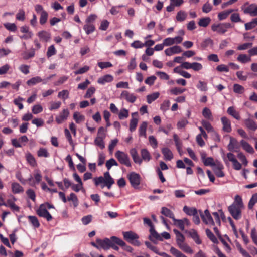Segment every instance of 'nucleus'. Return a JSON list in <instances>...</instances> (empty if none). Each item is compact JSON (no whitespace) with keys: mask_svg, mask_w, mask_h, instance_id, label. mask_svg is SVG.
<instances>
[{"mask_svg":"<svg viewBox=\"0 0 257 257\" xmlns=\"http://www.w3.org/2000/svg\"><path fill=\"white\" fill-rule=\"evenodd\" d=\"M176 237L177 244L181 250L188 254L193 253V249L184 242L185 237L181 233L176 236Z\"/></svg>","mask_w":257,"mask_h":257,"instance_id":"1","label":"nucleus"},{"mask_svg":"<svg viewBox=\"0 0 257 257\" xmlns=\"http://www.w3.org/2000/svg\"><path fill=\"white\" fill-rule=\"evenodd\" d=\"M232 27L233 25L229 23L213 24L211 26V30L219 34H223L227 31L228 29Z\"/></svg>","mask_w":257,"mask_h":257,"instance_id":"2","label":"nucleus"},{"mask_svg":"<svg viewBox=\"0 0 257 257\" xmlns=\"http://www.w3.org/2000/svg\"><path fill=\"white\" fill-rule=\"evenodd\" d=\"M115 157L119 163L125 165L127 167L131 166V163L129 157L127 154L121 151H117L115 153Z\"/></svg>","mask_w":257,"mask_h":257,"instance_id":"3","label":"nucleus"},{"mask_svg":"<svg viewBox=\"0 0 257 257\" xmlns=\"http://www.w3.org/2000/svg\"><path fill=\"white\" fill-rule=\"evenodd\" d=\"M122 234L124 239L127 242L137 245L139 244V242L137 240L139 238V236L134 232L125 231L122 232Z\"/></svg>","mask_w":257,"mask_h":257,"instance_id":"4","label":"nucleus"},{"mask_svg":"<svg viewBox=\"0 0 257 257\" xmlns=\"http://www.w3.org/2000/svg\"><path fill=\"white\" fill-rule=\"evenodd\" d=\"M128 178L131 185L134 188H137L140 184V175L138 173L133 172L128 175Z\"/></svg>","mask_w":257,"mask_h":257,"instance_id":"5","label":"nucleus"},{"mask_svg":"<svg viewBox=\"0 0 257 257\" xmlns=\"http://www.w3.org/2000/svg\"><path fill=\"white\" fill-rule=\"evenodd\" d=\"M242 209V208L231 205L228 207V211L235 220H239L241 218V210Z\"/></svg>","mask_w":257,"mask_h":257,"instance_id":"6","label":"nucleus"},{"mask_svg":"<svg viewBox=\"0 0 257 257\" xmlns=\"http://www.w3.org/2000/svg\"><path fill=\"white\" fill-rule=\"evenodd\" d=\"M199 212L204 223L208 225H214V221L208 209H206L204 213L201 210H199Z\"/></svg>","mask_w":257,"mask_h":257,"instance_id":"7","label":"nucleus"},{"mask_svg":"<svg viewBox=\"0 0 257 257\" xmlns=\"http://www.w3.org/2000/svg\"><path fill=\"white\" fill-rule=\"evenodd\" d=\"M37 213L39 216L46 218L48 221L52 219V216L47 210L44 204H42L40 206L37 210Z\"/></svg>","mask_w":257,"mask_h":257,"instance_id":"8","label":"nucleus"},{"mask_svg":"<svg viewBox=\"0 0 257 257\" xmlns=\"http://www.w3.org/2000/svg\"><path fill=\"white\" fill-rule=\"evenodd\" d=\"M212 168L214 173L218 177H223L224 176V173L222 171L224 169V166L220 162L216 160L215 164Z\"/></svg>","mask_w":257,"mask_h":257,"instance_id":"9","label":"nucleus"},{"mask_svg":"<svg viewBox=\"0 0 257 257\" xmlns=\"http://www.w3.org/2000/svg\"><path fill=\"white\" fill-rule=\"evenodd\" d=\"M183 39L181 36H176L174 38L168 37L164 40V45L165 46H169L175 44H180L182 42Z\"/></svg>","mask_w":257,"mask_h":257,"instance_id":"10","label":"nucleus"},{"mask_svg":"<svg viewBox=\"0 0 257 257\" xmlns=\"http://www.w3.org/2000/svg\"><path fill=\"white\" fill-rule=\"evenodd\" d=\"M111 239L112 241L110 245V248L111 247L115 250H118L119 247L115 245L114 243H116L122 247H124L126 246L125 243L122 239L116 236H112L111 237Z\"/></svg>","mask_w":257,"mask_h":257,"instance_id":"11","label":"nucleus"},{"mask_svg":"<svg viewBox=\"0 0 257 257\" xmlns=\"http://www.w3.org/2000/svg\"><path fill=\"white\" fill-rule=\"evenodd\" d=\"M174 224L178 227L182 231L184 230L185 225L189 226L190 221L187 218H183V219H176L175 218L173 219Z\"/></svg>","mask_w":257,"mask_h":257,"instance_id":"12","label":"nucleus"},{"mask_svg":"<svg viewBox=\"0 0 257 257\" xmlns=\"http://www.w3.org/2000/svg\"><path fill=\"white\" fill-rule=\"evenodd\" d=\"M69 115L68 109H64L56 117V121L58 124H61L66 120Z\"/></svg>","mask_w":257,"mask_h":257,"instance_id":"13","label":"nucleus"},{"mask_svg":"<svg viewBox=\"0 0 257 257\" xmlns=\"http://www.w3.org/2000/svg\"><path fill=\"white\" fill-rule=\"evenodd\" d=\"M104 178L105 179V184L101 185L102 188L106 186L108 189H110L112 185L114 183V179L111 177L108 172L104 173Z\"/></svg>","mask_w":257,"mask_h":257,"instance_id":"14","label":"nucleus"},{"mask_svg":"<svg viewBox=\"0 0 257 257\" xmlns=\"http://www.w3.org/2000/svg\"><path fill=\"white\" fill-rule=\"evenodd\" d=\"M112 240L107 238H105L103 240L100 239H97L96 241L100 247V248H103L105 250H107L110 248V245Z\"/></svg>","mask_w":257,"mask_h":257,"instance_id":"15","label":"nucleus"},{"mask_svg":"<svg viewBox=\"0 0 257 257\" xmlns=\"http://www.w3.org/2000/svg\"><path fill=\"white\" fill-rule=\"evenodd\" d=\"M121 98L125 99L127 102L134 103L136 100V96L127 91H123L120 95Z\"/></svg>","mask_w":257,"mask_h":257,"instance_id":"16","label":"nucleus"},{"mask_svg":"<svg viewBox=\"0 0 257 257\" xmlns=\"http://www.w3.org/2000/svg\"><path fill=\"white\" fill-rule=\"evenodd\" d=\"M221 121L223 125V130L227 133L230 132L232 130L230 121L226 117H222Z\"/></svg>","mask_w":257,"mask_h":257,"instance_id":"17","label":"nucleus"},{"mask_svg":"<svg viewBox=\"0 0 257 257\" xmlns=\"http://www.w3.org/2000/svg\"><path fill=\"white\" fill-rule=\"evenodd\" d=\"M243 12L245 14H249L251 16H257V6L255 4H251L246 8Z\"/></svg>","mask_w":257,"mask_h":257,"instance_id":"18","label":"nucleus"},{"mask_svg":"<svg viewBox=\"0 0 257 257\" xmlns=\"http://www.w3.org/2000/svg\"><path fill=\"white\" fill-rule=\"evenodd\" d=\"M130 154L135 163L141 165L142 163V159L139 156L138 152L135 148H132L130 151Z\"/></svg>","mask_w":257,"mask_h":257,"instance_id":"19","label":"nucleus"},{"mask_svg":"<svg viewBox=\"0 0 257 257\" xmlns=\"http://www.w3.org/2000/svg\"><path fill=\"white\" fill-rule=\"evenodd\" d=\"M37 36L40 40L45 42L49 41L51 38L50 33L44 30L39 32L37 33Z\"/></svg>","mask_w":257,"mask_h":257,"instance_id":"20","label":"nucleus"},{"mask_svg":"<svg viewBox=\"0 0 257 257\" xmlns=\"http://www.w3.org/2000/svg\"><path fill=\"white\" fill-rule=\"evenodd\" d=\"M162 153L165 160L170 161L173 158V154L171 151L167 147L163 148L161 149Z\"/></svg>","mask_w":257,"mask_h":257,"instance_id":"21","label":"nucleus"},{"mask_svg":"<svg viewBox=\"0 0 257 257\" xmlns=\"http://www.w3.org/2000/svg\"><path fill=\"white\" fill-rule=\"evenodd\" d=\"M113 77L110 74H106L98 78L97 82L99 84L104 85L106 83H109L112 81Z\"/></svg>","mask_w":257,"mask_h":257,"instance_id":"22","label":"nucleus"},{"mask_svg":"<svg viewBox=\"0 0 257 257\" xmlns=\"http://www.w3.org/2000/svg\"><path fill=\"white\" fill-rule=\"evenodd\" d=\"M150 239L152 241H155L156 240H163L162 237L155 231L154 227H152L150 229Z\"/></svg>","mask_w":257,"mask_h":257,"instance_id":"23","label":"nucleus"},{"mask_svg":"<svg viewBox=\"0 0 257 257\" xmlns=\"http://www.w3.org/2000/svg\"><path fill=\"white\" fill-rule=\"evenodd\" d=\"M201 124L208 132H213L216 138L219 140V135L214 131V128L209 122L206 120H202L201 121Z\"/></svg>","mask_w":257,"mask_h":257,"instance_id":"24","label":"nucleus"},{"mask_svg":"<svg viewBox=\"0 0 257 257\" xmlns=\"http://www.w3.org/2000/svg\"><path fill=\"white\" fill-rule=\"evenodd\" d=\"M240 143L243 150L251 154L254 153V151L253 147L246 141L242 140L240 141Z\"/></svg>","mask_w":257,"mask_h":257,"instance_id":"25","label":"nucleus"},{"mask_svg":"<svg viewBox=\"0 0 257 257\" xmlns=\"http://www.w3.org/2000/svg\"><path fill=\"white\" fill-rule=\"evenodd\" d=\"M244 123L246 127L250 130L255 131L257 130V124L250 118L244 120Z\"/></svg>","mask_w":257,"mask_h":257,"instance_id":"26","label":"nucleus"},{"mask_svg":"<svg viewBox=\"0 0 257 257\" xmlns=\"http://www.w3.org/2000/svg\"><path fill=\"white\" fill-rule=\"evenodd\" d=\"M141 159L142 161L149 162L151 159V156L149 152L146 149H142L140 151Z\"/></svg>","mask_w":257,"mask_h":257,"instance_id":"27","label":"nucleus"},{"mask_svg":"<svg viewBox=\"0 0 257 257\" xmlns=\"http://www.w3.org/2000/svg\"><path fill=\"white\" fill-rule=\"evenodd\" d=\"M12 191L14 194L23 192V188L18 183L14 182L12 184Z\"/></svg>","mask_w":257,"mask_h":257,"instance_id":"28","label":"nucleus"},{"mask_svg":"<svg viewBox=\"0 0 257 257\" xmlns=\"http://www.w3.org/2000/svg\"><path fill=\"white\" fill-rule=\"evenodd\" d=\"M148 123L146 121L143 122L140 125L139 128V135L146 138V130Z\"/></svg>","mask_w":257,"mask_h":257,"instance_id":"29","label":"nucleus"},{"mask_svg":"<svg viewBox=\"0 0 257 257\" xmlns=\"http://www.w3.org/2000/svg\"><path fill=\"white\" fill-rule=\"evenodd\" d=\"M183 211L189 216H194L197 212H198L197 210L195 208L193 207H189L186 206H185L183 207Z\"/></svg>","mask_w":257,"mask_h":257,"instance_id":"30","label":"nucleus"},{"mask_svg":"<svg viewBox=\"0 0 257 257\" xmlns=\"http://www.w3.org/2000/svg\"><path fill=\"white\" fill-rule=\"evenodd\" d=\"M231 205L243 208L244 205L241 197L238 195H236L234 198V201Z\"/></svg>","mask_w":257,"mask_h":257,"instance_id":"31","label":"nucleus"},{"mask_svg":"<svg viewBox=\"0 0 257 257\" xmlns=\"http://www.w3.org/2000/svg\"><path fill=\"white\" fill-rule=\"evenodd\" d=\"M42 78L39 76L33 77L27 81V84L29 86H33L42 82Z\"/></svg>","mask_w":257,"mask_h":257,"instance_id":"32","label":"nucleus"},{"mask_svg":"<svg viewBox=\"0 0 257 257\" xmlns=\"http://www.w3.org/2000/svg\"><path fill=\"white\" fill-rule=\"evenodd\" d=\"M161 213L163 215L171 218L172 220L175 218L173 213L169 209L166 207H162L161 208Z\"/></svg>","mask_w":257,"mask_h":257,"instance_id":"33","label":"nucleus"},{"mask_svg":"<svg viewBox=\"0 0 257 257\" xmlns=\"http://www.w3.org/2000/svg\"><path fill=\"white\" fill-rule=\"evenodd\" d=\"M26 158L27 162L33 167L36 166L37 163L36 160L34 156L30 153H27L26 154Z\"/></svg>","mask_w":257,"mask_h":257,"instance_id":"34","label":"nucleus"},{"mask_svg":"<svg viewBox=\"0 0 257 257\" xmlns=\"http://www.w3.org/2000/svg\"><path fill=\"white\" fill-rule=\"evenodd\" d=\"M227 113L237 120H239L240 117L239 114L237 112L233 107H229L227 111Z\"/></svg>","mask_w":257,"mask_h":257,"instance_id":"35","label":"nucleus"},{"mask_svg":"<svg viewBox=\"0 0 257 257\" xmlns=\"http://www.w3.org/2000/svg\"><path fill=\"white\" fill-rule=\"evenodd\" d=\"M104 139V138L96 137L94 141V144L99 147L101 149H103L105 148Z\"/></svg>","mask_w":257,"mask_h":257,"instance_id":"36","label":"nucleus"},{"mask_svg":"<svg viewBox=\"0 0 257 257\" xmlns=\"http://www.w3.org/2000/svg\"><path fill=\"white\" fill-rule=\"evenodd\" d=\"M159 92H155L147 96V101L149 104H151L153 101L156 100L159 96Z\"/></svg>","mask_w":257,"mask_h":257,"instance_id":"37","label":"nucleus"},{"mask_svg":"<svg viewBox=\"0 0 257 257\" xmlns=\"http://www.w3.org/2000/svg\"><path fill=\"white\" fill-rule=\"evenodd\" d=\"M67 201H72L74 207H76L78 205V199L77 196L73 193H71L67 197Z\"/></svg>","mask_w":257,"mask_h":257,"instance_id":"38","label":"nucleus"},{"mask_svg":"<svg viewBox=\"0 0 257 257\" xmlns=\"http://www.w3.org/2000/svg\"><path fill=\"white\" fill-rule=\"evenodd\" d=\"M202 115L208 120H212V115L211 110L207 107H204L202 110Z\"/></svg>","mask_w":257,"mask_h":257,"instance_id":"39","label":"nucleus"},{"mask_svg":"<svg viewBox=\"0 0 257 257\" xmlns=\"http://www.w3.org/2000/svg\"><path fill=\"white\" fill-rule=\"evenodd\" d=\"M196 87L201 91H206L208 90L207 84L206 82L199 80L196 85Z\"/></svg>","mask_w":257,"mask_h":257,"instance_id":"40","label":"nucleus"},{"mask_svg":"<svg viewBox=\"0 0 257 257\" xmlns=\"http://www.w3.org/2000/svg\"><path fill=\"white\" fill-rule=\"evenodd\" d=\"M73 118L77 123H80L85 120V116L78 112H74Z\"/></svg>","mask_w":257,"mask_h":257,"instance_id":"41","label":"nucleus"},{"mask_svg":"<svg viewBox=\"0 0 257 257\" xmlns=\"http://www.w3.org/2000/svg\"><path fill=\"white\" fill-rule=\"evenodd\" d=\"M83 29L85 30L87 34H89L93 32L95 29V26L92 24L86 23L83 27Z\"/></svg>","mask_w":257,"mask_h":257,"instance_id":"42","label":"nucleus"},{"mask_svg":"<svg viewBox=\"0 0 257 257\" xmlns=\"http://www.w3.org/2000/svg\"><path fill=\"white\" fill-rule=\"evenodd\" d=\"M237 60L242 63H246L250 62L251 58L246 54H240L237 57Z\"/></svg>","mask_w":257,"mask_h":257,"instance_id":"43","label":"nucleus"},{"mask_svg":"<svg viewBox=\"0 0 257 257\" xmlns=\"http://www.w3.org/2000/svg\"><path fill=\"white\" fill-rule=\"evenodd\" d=\"M228 149L231 151H234L236 149H237V141L235 139L232 138H230L229 143L228 145Z\"/></svg>","mask_w":257,"mask_h":257,"instance_id":"44","label":"nucleus"},{"mask_svg":"<svg viewBox=\"0 0 257 257\" xmlns=\"http://www.w3.org/2000/svg\"><path fill=\"white\" fill-rule=\"evenodd\" d=\"M170 252L175 257H187L179 250L174 247H171L170 249Z\"/></svg>","mask_w":257,"mask_h":257,"instance_id":"45","label":"nucleus"},{"mask_svg":"<svg viewBox=\"0 0 257 257\" xmlns=\"http://www.w3.org/2000/svg\"><path fill=\"white\" fill-rule=\"evenodd\" d=\"M211 19L209 17L201 18L198 22V25L201 27H206L210 23Z\"/></svg>","mask_w":257,"mask_h":257,"instance_id":"46","label":"nucleus"},{"mask_svg":"<svg viewBox=\"0 0 257 257\" xmlns=\"http://www.w3.org/2000/svg\"><path fill=\"white\" fill-rule=\"evenodd\" d=\"M37 155L40 157L47 158L49 157V153L46 148H41L37 152Z\"/></svg>","mask_w":257,"mask_h":257,"instance_id":"47","label":"nucleus"},{"mask_svg":"<svg viewBox=\"0 0 257 257\" xmlns=\"http://www.w3.org/2000/svg\"><path fill=\"white\" fill-rule=\"evenodd\" d=\"M186 89L185 88H181L179 87H174L171 89L169 90L170 93L171 94H173L175 95H178L179 94H181L183 93Z\"/></svg>","mask_w":257,"mask_h":257,"instance_id":"48","label":"nucleus"},{"mask_svg":"<svg viewBox=\"0 0 257 257\" xmlns=\"http://www.w3.org/2000/svg\"><path fill=\"white\" fill-rule=\"evenodd\" d=\"M187 13L183 11H179L176 15V20L178 21H184L186 18H187Z\"/></svg>","mask_w":257,"mask_h":257,"instance_id":"49","label":"nucleus"},{"mask_svg":"<svg viewBox=\"0 0 257 257\" xmlns=\"http://www.w3.org/2000/svg\"><path fill=\"white\" fill-rule=\"evenodd\" d=\"M28 217L30 222L35 228H38L40 226L39 222L36 216H29Z\"/></svg>","mask_w":257,"mask_h":257,"instance_id":"50","label":"nucleus"},{"mask_svg":"<svg viewBox=\"0 0 257 257\" xmlns=\"http://www.w3.org/2000/svg\"><path fill=\"white\" fill-rule=\"evenodd\" d=\"M120 119H123L128 117V110L125 108L121 109L117 113Z\"/></svg>","mask_w":257,"mask_h":257,"instance_id":"51","label":"nucleus"},{"mask_svg":"<svg viewBox=\"0 0 257 257\" xmlns=\"http://www.w3.org/2000/svg\"><path fill=\"white\" fill-rule=\"evenodd\" d=\"M138 119L137 118L133 117L130 120V131L131 132H134L137 126Z\"/></svg>","mask_w":257,"mask_h":257,"instance_id":"52","label":"nucleus"},{"mask_svg":"<svg viewBox=\"0 0 257 257\" xmlns=\"http://www.w3.org/2000/svg\"><path fill=\"white\" fill-rule=\"evenodd\" d=\"M256 203H257V193L253 194L250 198L248 205V208L249 209H252Z\"/></svg>","mask_w":257,"mask_h":257,"instance_id":"53","label":"nucleus"},{"mask_svg":"<svg viewBox=\"0 0 257 257\" xmlns=\"http://www.w3.org/2000/svg\"><path fill=\"white\" fill-rule=\"evenodd\" d=\"M213 44V40L210 38H207L206 39H205L202 42L201 44V46L203 48H205L208 46H212Z\"/></svg>","mask_w":257,"mask_h":257,"instance_id":"54","label":"nucleus"},{"mask_svg":"<svg viewBox=\"0 0 257 257\" xmlns=\"http://www.w3.org/2000/svg\"><path fill=\"white\" fill-rule=\"evenodd\" d=\"M105 165L107 169L109 170L113 166H117L118 164L115 159L111 158L106 161Z\"/></svg>","mask_w":257,"mask_h":257,"instance_id":"55","label":"nucleus"},{"mask_svg":"<svg viewBox=\"0 0 257 257\" xmlns=\"http://www.w3.org/2000/svg\"><path fill=\"white\" fill-rule=\"evenodd\" d=\"M233 91L236 93L242 94L244 92V88L239 84H235L233 85Z\"/></svg>","mask_w":257,"mask_h":257,"instance_id":"56","label":"nucleus"},{"mask_svg":"<svg viewBox=\"0 0 257 257\" xmlns=\"http://www.w3.org/2000/svg\"><path fill=\"white\" fill-rule=\"evenodd\" d=\"M237 156L244 166H246L247 165L248 161L245 156L242 152H239Z\"/></svg>","mask_w":257,"mask_h":257,"instance_id":"57","label":"nucleus"},{"mask_svg":"<svg viewBox=\"0 0 257 257\" xmlns=\"http://www.w3.org/2000/svg\"><path fill=\"white\" fill-rule=\"evenodd\" d=\"M206 234L207 237L213 242L217 243L218 240L216 237L214 235L213 233L208 229H206Z\"/></svg>","mask_w":257,"mask_h":257,"instance_id":"58","label":"nucleus"},{"mask_svg":"<svg viewBox=\"0 0 257 257\" xmlns=\"http://www.w3.org/2000/svg\"><path fill=\"white\" fill-rule=\"evenodd\" d=\"M32 111L33 114H37L42 112L43 107L40 104H36L33 106Z\"/></svg>","mask_w":257,"mask_h":257,"instance_id":"59","label":"nucleus"},{"mask_svg":"<svg viewBox=\"0 0 257 257\" xmlns=\"http://www.w3.org/2000/svg\"><path fill=\"white\" fill-rule=\"evenodd\" d=\"M203 162L204 165L210 166L212 167L215 164L216 161H215L212 157H207Z\"/></svg>","mask_w":257,"mask_h":257,"instance_id":"60","label":"nucleus"},{"mask_svg":"<svg viewBox=\"0 0 257 257\" xmlns=\"http://www.w3.org/2000/svg\"><path fill=\"white\" fill-rule=\"evenodd\" d=\"M93 181L94 182L95 185L97 186L99 185L102 184H105V179L104 178V176H100L98 177H95L93 178Z\"/></svg>","mask_w":257,"mask_h":257,"instance_id":"61","label":"nucleus"},{"mask_svg":"<svg viewBox=\"0 0 257 257\" xmlns=\"http://www.w3.org/2000/svg\"><path fill=\"white\" fill-rule=\"evenodd\" d=\"M230 20L232 22L237 23L241 22V19L240 17L239 14L237 13H234L231 14Z\"/></svg>","mask_w":257,"mask_h":257,"instance_id":"62","label":"nucleus"},{"mask_svg":"<svg viewBox=\"0 0 257 257\" xmlns=\"http://www.w3.org/2000/svg\"><path fill=\"white\" fill-rule=\"evenodd\" d=\"M48 17V14L47 12H43L42 14H41V17L40 18V23L41 25H44L45 24L47 21Z\"/></svg>","mask_w":257,"mask_h":257,"instance_id":"63","label":"nucleus"},{"mask_svg":"<svg viewBox=\"0 0 257 257\" xmlns=\"http://www.w3.org/2000/svg\"><path fill=\"white\" fill-rule=\"evenodd\" d=\"M5 27L8 30L15 32L17 30V26L14 23H7L4 24Z\"/></svg>","mask_w":257,"mask_h":257,"instance_id":"64","label":"nucleus"}]
</instances>
